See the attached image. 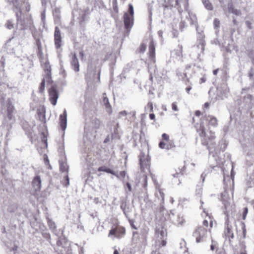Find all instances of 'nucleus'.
Returning a JSON list of instances; mask_svg holds the SVG:
<instances>
[{
	"label": "nucleus",
	"mask_w": 254,
	"mask_h": 254,
	"mask_svg": "<svg viewBox=\"0 0 254 254\" xmlns=\"http://www.w3.org/2000/svg\"><path fill=\"white\" fill-rule=\"evenodd\" d=\"M195 127L199 136L201 137H203L202 142V144L208 146L209 141H212L215 138V132L210 131V135L207 137L206 136L205 128L202 122L200 124L197 123L195 126Z\"/></svg>",
	"instance_id": "f257e3e1"
},
{
	"label": "nucleus",
	"mask_w": 254,
	"mask_h": 254,
	"mask_svg": "<svg viewBox=\"0 0 254 254\" xmlns=\"http://www.w3.org/2000/svg\"><path fill=\"white\" fill-rule=\"evenodd\" d=\"M211 232L208 228H204L202 226H198L194 230L192 236L195 238L196 242L198 243L205 241L208 235Z\"/></svg>",
	"instance_id": "f03ea898"
},
{
	"label": "nucleus",
	"mask_w": 254,
	"mask_h": 254,
	"mask_svg": "<svg viewBox=\"0 0 254 254\" xmlns=\"http://www.w3.org/2000/svg\"><path fill=\"white\" fill-rule=\"evenodd\" d=\"M18 12H15V15L17 20V24H19L20 26V29L21 30H24L27 28L28 27L33 25V20L31 16H29L26 18V23L25 20L22 19L21 16L22 15V10L21 8L20 9H17Z\"/></svg>",
	"instance_id": "7ed1b4c3"
},
{
	"label": "nucleus",
	"mask_w": 254,
	"mask_h": 254,
	"mask_svg": "<svg viewBox=\"0 0 254 254\" xmlns=\"http://www.w3.org/2000/svg\"><path fill=\"white\" fill-rule=\"evenodd\" d=\"M2 110L4 111L6 118L9 121L14 119V114L16 112V110L10 99H8L3 105Z\"/></svg>",
	"instance_id": "20e7f679"
},
{
	"label": "nucleus",
	"mask_w": 254,
	"mask_h": 254,
	"mask_svg": "<svg viewBox=\"0 0 254 254\" xmlns=\"http://www.w3.org/2000/svg\"><path fill=\"white\" fill-rule=\"evenodd\" d=\"M175 146L173 140L169 139V135L165 133L162 134V141L159 143V147L161 149H170Z\"/></svg>",
	"instance_id": "39448f33"
},
{
	"label": "nucleus",
	"mask_w": 254,
	"mask_h": 254,
	"mask_svg": "<svg viewBox=\"0 0 254 254\" xmlns=\"http://www.w3.org/2000/svg\"><path fill=\"white\" fill-rule=\"evenodd\" d=\"M125 228L123 226L118 225L110 231L108 236L110 237L114 235L117 238H121L125 235Z\"/></svg>",
	"instance_id": "423d86ee"
},
{
	"label": "nucleus",
	"mask_w": 254,
	"mask_h": 254,
	"mask_svg": "<svg viewBox=\"0 0 254 254\" xmlns=\"http://www.w3.org/2000/svg\"><path fill=\"white\" fill-rule=\"evenodd\" d=\"M215 220L212 216L206 214V216L202 222V226L204 228H208L209 231L211 232V229L213 226Z\"/></svg>",
	"instance_id": "0eeeda50"
},
{
	"label": "nucleus",
	"mask_w": 254,
	"mask_h": 254,
	"mask_svg": "<svg viewBox=\"0 0 254 254\" xmlns=\"http://www.w3.org/2000/svg\"><path fill=\"white\" fill-rule=\"evenodd\" d=\"M54 43L56 49H60L62 46V36L59 28L56 26L54 32Z\"/></svg>",
	"instance_id": "6e6552de"
},
{
	"label": "nucleus",
	"mask_w": 254,
	"mask_h": 254,
	"mask_svg": "<svg viewBox=\"0 0 254 254\" xmlns=\"http://www.w3.org/2000/svg\"><path fill=\"white\" fill-rule=\"evenodd\" d=\"M226 227L224 231V235L226 239L229 241L234 238V234L232 231V226L229 224V221L228 219L225 222Z\"/></svg>",
	"instance_id": "1a4fd4ad"
},
{
	"label": "nucleus",
	"mask_w": 254,
	"mask_h": 254,
	"mask_svg": "<svg viewBox=\"0 0 254 254\" xmlns=\"http://www.w3.org/2000/svg\"><path fill=\"white\" fill-rule=\"evenodd\" d=\"M231 196L227 190H225L221 193V201L223 202L226 209L229 208L231 206Z\"/></svg>",
	"instance_id": "9d476101"
},
{
	"label": "nucleus",
	"mask_w": 254,
	"mask_h": 254,
	"mask_svg": "<svg viewBox=\"0 0 254 254\" xmlns=\"http://www.w3.org/2000/svg\"><path fill=\"white\" fill-rule=\"evenodd\" d=\"M124 22L127 29H130L133 24V16H130L127 12L124 14Z\"/></svg>",
	"instance_id": "9b49d317"
},
{
	"label": "nucleus",
	"mask_w": 254,
	"mask_h": 254,
	"mask_svg": "<svg viewBox=\"0 0 254 254\" xmlns=\"http://www.w3.org/2000/svg\"><path fill=\"white\" fill-rule=\"evenodd\" d=\"M148 55L150 60L153 63H155V44L153 40H151L149 43Z\"/></svg>",
	"instance_id": "f8f14e48"
},
{
	"label": "nucleus",
	"mask_w": 254,
	"mask_h": 254,
	"mask_svg": "<svg viewBox=\"0 0 254 254\" xmlns=\"http://www.w3.org/2000/svg\"><path fill=\"white\" fill-rule=\"evenodd\" d=\"M49 99L53 105H55L57 103L58 98V94L56 89L54 87H51L49 90Z\"/></svg>",
	"instance_id": "ddd939ff"
},
{
	"label": "nucleus",
	"mask_w": 254,
	"mask_h": 254,
	"mask_svg": "<svg viewBox=\"0 0 254 254\" xmlns=\"http://www.w3.org/2000/svg\"><path fill=\"white\" fill-rule=\"evenodd\" d=\"M38 120L42 123H46V109L44 106H40L37 110Z\"/></svg>",
	"instance_id": "4468645a"
},
{
	"label": "nucleus",
	"mask_w": 254,
	"mask_h": 254,
	"mask_svg": "<svg viewBox=\"0 0 254 254\" xmlns=\"http://www.w3.org/2000/svg\"><path fill=\"white\" fill-rule=\"evenodd\" d=\"M202 118L205 119L208 122V125L209 126L216 127L218 125L217 118L213 116L205 115Z\"/></svg>",
	"instance_id": "2eb2a0df"
},
{
	"label": "nucleus",
	"mask_w": 254,
	"mask_h": 254,
	"mask_svg": "<svg viewBox=\"0 0 254 254\" xmlns=\"http://www.w3.org/2000/svg\"><path fill=\"white\" fill-rule=\"evenodd\" d=\"M70 64L75 72H78L79 70V64L78 60L77 58L75 53L72 55V57L70 61Z\"/></svg>",
	"instance_id": "dca6fc26"
},
{
	"label": "nucleus",
	"mask_w": 254,
	"mask_h": 254,
	"mask_svg": "<svg viewBox=\"0 0 254 254\" xmlns=\"http://www.w3.org/2000/svg\"><path fill=\"white\" fill-rule=\"evenodd\" d=\"M32 186L35 191H39L41 188V180L39 176H36L32 181Z\"/></svg>",
	"instance_id": "f3484780"
},
{
	"label": "nucleus",
	"mask_w": 254,
	"mask_h": 254,
	"mask_svg": "<svg viewBox=\"0 0 254 254\" xmlns=\"http://www.w3.org/2000/svg\"><path fill=\"white\" fill-rule=\"evenodd\" d=\"M67 113L65 110L63 113L60 116V125L63 130H65L67 124Z\"/></svg>",
	"instance_id": "a211bd4d"
},
{
	"label": "nucleus",
	"mask_w": 254,
	"mask_h": 254,
	"mask_svg": "<svg viewBox=\"0 0 254 254\" xmlns=\"http://www.w3.org/2000/svg\"><path fill=\"white\" fill-rule=\"evenodd\" d=\"M43 68L45 73L46 74V78L47 79V81L50 82V80L51 79V68L48 61H47L44 63Z\"/></svg>",
	"instance_id": "6ab92c4d"
},
{
	"label": "nucleus",
	"mask_w": 254,
	"mask_h": 254,
	"mask_svg": "<svg viewBox=\"0 0 254 254\" xmlns=\"http://www.w3.org/2000/svg\"><path fill=\"white\" fill-rule=\"evenodd\" d=\"M103 102L105 106L107 112L109 114H111L112 112V106L109 103L108 98H107V97L106 96V94L105 93H103Z\"/></svg>",
	"instance_id": "aec40b11"
},
{
	"label": "nucleus",
	"mask_w": 254,
	"mask_h": 254,
	"mask_svg": "<svg viewBox=\"0 0 254 254\" xmlns=\"http://www.w3.org/2000/svg\"><path fill=\"white\" fill-rule=\"evenodd\" d=\"M184 75L185 77L183 79V81L187 86V87L185 89L186 92L188 94H190V91L192 89V83L189 78L187 77V73H185Z\"/></svg>",
	"instance_id": "412c9836"
},
{
	"label": "nucleus",
	"mask_w": 254,
	"mask_h": 254,
	"mask_svg": "<svg viewBox=\"0 0 254 254\" xmlns=\"http://www.w3.org/2000/svg\"><path fill=\"white\" fill-rule=\"evenodd\" d=\"M98 171L99 172H104L109 174H111L113 175H114L116 177H119L118 175L116 173L115 171L114 170L105 166H101L98 168Z\"/></svg>",
	"instance_id": "4be33fe9"
},
{
	"label": "nucleus",
	"mask_w": 254,
	"mask_h": 254,
	"mask_svg": "<svg viewBox=\"0 0 254 254\" xmlns=\"http://www.w3.org/2000/svg\"><path fill=\"white\" fill-rule=\"evenodd\" d=\"M228 8L229 12L232 13L236 15H240L241 14V10L235 8L232 3L228 4Z\"/></svg>",
	"instance_id": "5701e85b"
},
{
	"label": "nucleus",
	"mask_w": 254,
	"mask_h": 254,
	"mask_svg": "<svg viewBox=\"0 0 254 254\" xmlns=\"http://www.w3.org/2000/svg\"><path fill=\"white\" fill-rule=\"evenodd\" d=\"M175 0H163V2L162 3V6L164 8H172L173 6V2Z\"/></svg>",
	"instance_id": "b1692460"
},
{
	"label": "nucleus",
	"mask_w": 254,
	"mask_h": 254,
	"mask_svg": "<svg viewBox=\"0 0 254 254\" xmlns=\"http://www.w3.org/2000/svg\"><path fill=\"white\" fill-rule=\"evenodd\" d=\"M140 168L142 171L145 172L146 169H149V163L148 160L140 159Z\"/></svg>",
	"instance_id": "393cba45"
},
{
	"label": "nucleus",
	"mask_w": 254,
	"mask_h": 254,
	"mask_svg": "<svg viewBox=\"0 0 254 254\" xmlns=\"http://www.w3.org/2000/svg\"><path fill=\"white\" fill-rule=\"evenodd\" d=\"M92 124L93 125V127L95 128L98 129L101 126V121L98 118H95L92 120Z\"/></svg>",
	"instance_id": "a878e982"
},
{
	"label": "nucleus",
	"mask_w": 254,
	"mask_h": 254,
	"mask_svg": "<svg viewBox=\"0 0 254 254\" xmlns=\"http://www.w3.org/2000/svg\"><path fill=\"white\" fill-rule=\"evenodd\" d=\"M36 45L38 48L37 55L38 56H41L42 55V44L39 39L36 40Z\"/></svg>",
	"instance_id": "bb28decb"
},
{
	"label": "nucleus",
	"mask_w": 254,
	"mask_h": 254,
	"mask_svg": "<svg viewBox=\"0 0 254 254\" xmlns=\"http://www.w3.org/2000/svg\"><path fill=\"white\" fill-rule=\"evenodd\" d=\"M202 2L205 8L208 10H211L213 9V5L209 0H203Z\"/></svg>",
	"instance_id": "cd10ccee"
},
{
	"label": "nucleus",
	"mask_w": 254,
	"mask_h": 254,
	"mask_svg": "<svg viewBox=\"0 0 254 254\" xmlns=\"http://www.w3.org/2000/svg\"><path fill=\"white\" fill-rule=\"evenodd\" d=\"M60 171L62 172H68V166L65 163L62 162L60 163Z\"/></svg>",
	"instance_id": "c85d7f7f"
},
{
	"label": "nucleus",
	"mask_w": 254,
	"mask_h": 254,
	"mask_svg": "<svg viewBox=\"0 0 254 254\" xmlns=\"http://www.w3.org/2000/svg\"><path fill=\"white\" fill-rule=\"evenodd\" d=\"M41 140L42 142L45 144L46 147H47V134L43 132L41 133Z\"/></svg>",
	"instance_id": "c756f323"
},
{
	"label": "nucleus",
	"mask_w": 254,
	"mask_h": 254,
	"mask_svg": "<svg viewBox=\"0 0 254 254\" xmlns=\"http://www.w3.org/2000/svg\"><path fill=\"white\" fill-rule=\"evenodd\" d=\"M253 97L252 95L250 94H248L246 95L243 98V102L245 103H247L248 101H249L250 103L252 102L253 100Z\"/></svg>",
	"instance_id": "7c9ffc66"
},
{
	"label": "nucleus",
	"mask_w": 254,
	"mask_h": 254,
	"mask_svg": "<svg viewBox=\"0 0 254 254\" xmlns=\"http://www.w3.org/2000/svg\"><path fill=\"white\" fill-rule=\"evenodd\" d=\"M174 1H175V7H176L177 8L178 11L180 13H182L183 11V9L181 7V6L180 5V0H175Z\"/></svg>",
	"instance_id": "2f4dec72"
},
{
	"label": "nucleus",
	"mask_w": 254,
	"mask_h": 254,
	"mask_svg": "<svg viewBox=\"0 0 254 254\" xmlns=\"http://www.w3.org/2000/svg\"><path fill=\"white\" fill-rule=\"evenodd\" d=\"M5 25V27L8 29H11L14 27L13 21L11 20H7Z\"/></svg>",
	"instance_id": "473e14b6"
},
{
	"label": "nucleus",
	"mask_w": 254,
	"mask_h": 254,
	"mask_svg": "<svg viewBox=\"0 0 254 254\" xmlns=\"http://www.w3.org/2000/svg\"><path fill=\"white\" fill-rule=\"evenodd\" d=\"M146 45L144 43H141L138 49V52L140 53H144L146 50Z\"/></svg>",
	"instance_id": "72a5a7b5"
},
{
	"label": "nucleus",
	"mask_w": 254,
	"mask_h": 254,
	"mask_svg": "<svg viewBox=\"0 0 254 254\" xmlns=\"http://www.w3.org/2000/svg\"><path fill=\"white\" fill-rule=\"evenodd\" d=\"M129 15L130 16H133L134 15V10H133V7L131 4H128V12Z\"/></svg>",
	"instance_id": "f704fd0d"
},
{
	"label": "nucleus",
	"mask_w": 254,
	"mask_h": 254,
	"mask_svg": "<svg viewBox=\"0 0 254 254\" xmlns=\"http://www.w3.org/2000/svg\"><path fill=\"white\" fill-rule=\"evenodd\" d=\"M45 79L44 78L41 84H40V87H39V92H41V93H42L44 90V89H45Z\"/></svg>",
	"instance_id": "c9c22d12"
},
{
	"label": "nucleus",
	"mask_w": 254,
	"mask_h": 254,
	"mask_svg": "<svg viewBox=\"0 0 254 254\" xmlns=\"http://www.w3.org/2000/svg\"><path fill=\"white\" fill-rule=\"evenodd\" d=\"M44 163L45 164V165L46 166H48V168L50 169H52V166H51L50 164V161H49V160L48 159V157L47 155H45L44 158Z\"/></svg>",
	"instance_id": "e433bc0d"
},
{
	"label": "nucleus",
	"mask_w": 254,
	"mask_h": 254,
	"mask_svg": "<svg viewBox=\"0 0 254 254\" xmlns=\"http://www.w3.org/2000/svg\"><path fill=\"white\" fill-rule=\"evenodd\" d=\"M87 13L86 11H84L81 16V21L84 22L87 18Z\"/></svg>",
	"instance_id": "4c0bfd02"
},
{
	"label": "nucleus",
	"mask_w": 254,
	"mask_h": 254,
	"mask_svg": "<svg viewBox=\"0 0 254 254\" xmlns=\"http://www.w3.org/2000/svg\"><path fill=\"white\" fill-rule=\"evenodd\" d=\"M220 24V21L217 18L214 19V20L213 21V24H214V26L215 28L219 27Z\"/></svg>",
	"instance_id": "58836bf2"
},
{
	"label": "nucleus",
	"mask_w": 254,
	"mask_h": 254,
	"mask_svg": "<svg viewBox=\"0 0 254 254\" xmlns=\"http://www.w3.org/2000/svg\"><path fill=\"white\" fill-rule=\"evenodd\" d=\"M116 173L118 175L119 177H117V178H124L126 175V172L125 171H121L119 174L116 172Z\"/></svg>",
	"instance_id": "ea45409f"
},
{
	"label": "nucleus",
	"mask_w": 254,
	"mask_h": 254,
	"mask_svg": "<svg viewBox=\"0 0 254 254\" xmlns=\"http://www.w3.org/2000/svg\"><path fill=\"white\" fill-rule=\"evenodd\" d=\"M248 209L247 207H245L244 208V210H243V220H245L246 217V216L248 214Z\"/></svg>",
	"instance_id": "a19ab883"
},
{
	"label": "nucleus",
	"mask_w": 254,
	"mask_h": 254,
	"mask_svg": "<svg viewBox=\"0 0 254 254\" xmlns=\"http://www.w3.org/2000/svg\"><path fill=\"white\" fill-rule=\"evenodd\" d=\"M172 110L173 111H178L177 104L176 102H173L172 104Z\"/></svg>",
	"instance_id": "79ce46f5"
},
{
	"label": "nucleus",
	"mask_w": 254,
	"mask_h": 254,
	"mask_svg": "<svg viewBox=\"0 0 254 254\" xmlns=\"http://www.w3.org/2000/svg\"><path fill=\"white\" fill-rule=\"evenodd\" d=\"M147 106V107L150 109V111L151 112H153V106L152 103L151 102H148Z\"/></svg>",
	"instance_id": "37998d69"
},
{
	"label": "nucleus",
	"mask_w": 254,
	"mask_h": 254,
	"mask_svg": "<svg viewBox=\"0 0 254 254\" xmlns=\"http://www.w3.org/2000/svg\"><path fill=\"white\" fill-rule=\"evenodd\" d=\"M236 254H247L245 248H242L239 251H238Z\"/></svg>",
	"instance_id": "c03bdc74"
},
{
	"label": "nucleus",
	"mask_w": 254,
	"mask_h": 254,
	"mask_svg": "<svg viewBox=\"0 0 254 254\" xmlns=\"http://www.w3.org/2000/svg\"><path fill=\"white\" fill-rule=\"evenodd\" d=\"M246 25L247 26V27L249 29H252V24L251 23V21H246Z\"/></svg>",
	"instance_id": "a18cd8bd"
},
{
	"label": "nucleus",
	"mask_w": 254,
	"mask_h": 254,
	"mask_svg": "<svg viewBox=\"0 0 254 254\" xmlns=\"http://www.w3.org/2000/svg\"><path fill=\"white\" fill-rule=\"evenodd\" d=\"M65 180L66 181V183L64 185L65 187H67L69 184V178L67 175H66V176L65 177Z\"/></svg>",
	"instance_id": "49530a36"
},
{
	"label": "nucleus",
	"mask_w": 254,
	"mask_h": 254,
	"mask_svg": "<svg viewBox=\"0 0 254 254\" xmlns=\"http://www.w3.org/2000/svg\"><path fill=\"white\" fill-rule=\"evenodd\" d=\"M149 118L151 120L155 121V116L153 113H151L149 114Z\"/></svg>",
	"instance_id": "de8ad7c7"
},
{
	"label": "nucleus",
	"mask_w": 254,
	"mask_h": 254,
	"mask_svg": "<svg viewBox=\"0 0 254 254\" xmlns=\"http://www.w3.org/2000/svg\"><path fill=\"white\" fill-rule=\"evenodd\" d=\"M210 107V103L208 102H206L203 105V109H208Z\"/></svg>",
	"instance_id": "09e8293b"
},
{
	"label": "nucleus",
	"mask_w": 254,
	"mask_h": 254,
	"mask_svg": "<svg viewBox=\"0 0 254 254\" xmlns=\"http://www.w3.org/2000/svg\"><path fill=\"white\" fill-rule=\"evenodd\" d=\"M194 114L197 117H199L202 114L199 110H197L194 112Z\"/></svg>",
	"instance_id": "8fccbe9b"
},
{
	"label": "nucleus",
	"mask_w": 254,
	"mask_h": 254,
	"mask_svg": "<svg viewBox=\"0 0 254 254\" xmlns=\"http://www.w3.org/2000/svg\"><path fill=\"white\" fill-rule=\"evenodd\" d=\"M113 10L116 13L118 12V5L113 6Z\"/></svg>",
	"instance_id": "3c124183"
},
{
	"label": "nucleus",
	"mask_w": 254,
	"mask_h": 254,
	"mask_svg": "<svg viewBox=\"0 0 254 254\" xmlns=\"http://www.w3.org/2000/svg\"><path fill=\"white\" fill-rule=\"evenodd\" d=\"M119 114L122 116H126L127 115V113L125 111H121Z\"/></svg>",
	"instance_id": "603ef678"
},
{
	"label": "nucleus",
	"mask_w": 254,
	"mask_h": 254,
	"mask_svg": "<svg viewBox=\"0 0 254 254\" xmlns=\"http://www.w3.org/2000/svg\"><path fill=\"white\" fill-rule=\"evenodd\" d=\"M183 174L181 173H176V174L173 175L174 177H179L180 175H182Z\"/></svg>",
	"instance_id": "864d4df0"
},
{
	"label": "nucleus",
	"mask_w": 254,
	"mask_h": 254,
	"mask_svg": "<svg viewBox=\"0 0 254 254\" xmlns=\"http://www.w3.org/2000/svg\"><path fill=\"white\" fill-rule=\"evenodd\" d=\"M216 254H226V253L224 251L221 250V251L217 252Z\"/></svg>",
	"instance_id": "5fc2aeb1"
},
{
	"label": "nucleus",
	"mask_w": 254,
	"mask_h": 254,
	"mask_svg": "<svg viewBox=\"0 0 254 254\" xmlns=\"http://www.w3.org/2000/svg\"><path fill=\"white\" fill-rule=\"evenodd\" d=\"M218 71H219V69L218 68L214 70L213 71V74L215 75H216L217 74V73H218Z\"/></svg>",
	"instance_id": "6e6d98bb"
},
{
	"label": "nucleus",
	"mask_w": 254,
	"mask_h": 254,
	"mask_svg": "<svg viewBox=\"0 0 254 254\" xmlns=\"http://www.w3.org/2000/svg\"><path fill=\"white\" fill-rule=\"evenodd\" d=\"M206 81L205 77H202L200 78V83H203Z\"/></svg>",
	"instance_id": "4d7b16f0"
},
{
	"label": "nucleus",
	"mask_w": 254,
	"mask_h": 254,
	"mask_svg": "<svg viewBox=\"0 0 254 254\" xmlns=\"http://www.w3.org/2000/svg\"><path fill=\"white\" fill-rule=\"evenodd\" d=\"M79 55H80V56L81 57V58L82 59H83L84 56L83 52V51L80 52L79 53Z\"/></svg>",
	"instance_id": "13d9d810"
},
{
	"label": "nucleus",
	"mask_w": 254,
	"mask_h": 254,
	"mask_svg": "<svg viewBox=\"0 0 254 254\" xmlns=\"http://www.w3.org/2000/svg\"><path fill=\"white\" fill-rule=\"evenodd\" d=\"M118 5L117 0H113V6Z\"/></svg>",
	"instance_id": "bf43d9fd"
},
{
	"label": "nucleus",
	"mask_w": 254,
	"mask_h": 254,
	"mask_svg": "<svg viewBox=\"0 0 254 254\" xmlns=\"http://www.w3.org/2000/svg\"><path fill=\"white\" fill-rule=\"evenodd\" d=\"M159 192L160 193L161 197L163 199V198H164V193L162 192L161 190H159Z\"/></svg>",
	"instance_id": "052dcab7"
},
{
	"label": "nucleus",
	"mask_w": 254,
	"mask_h": 254,
	"mask_svg": "<svg viewBox=\"0 0 254 254\" xmlns=\"http://www.w3.org/2000/svg\"><path fill=\"white\" fill-rule=\"evenodd\" d=\"M233 22L235 25H236L237 24V21L236 19H234L233 20Z\"/></svg>",
	"instance_id": "680f3d73"
},
{
	"label": "nucleus",
	"mask_w": 254,
	"mask_h": 254,
	"mask_svg": "<svg viewBox=\"0 0 254 254\" xmlns=\"http://www.w3.org/2000/svg\"><path fill=\"white\" fill-rule=\"evenodd\" d=\"M127 187H128V188L129 190H131V187H130L129 184L127 183Z\"/></svg>",
	"instance_id": "e2e57ef3"
},
{
	"label": "nucleus",
	"mask_w": 254,
	"mask_h": 254,
	"mask_svg": "<svg viewBox=\"0 0 254 254\" xmlns=\"http://www.w3.org/2000/svg\"><path fill=\"white\" fill-rule=\"evenodd\" d=\"M202 51L204 50V44L203 43H202Z\"/></svg>",
	"instance_id": "0e129e2a"
},
{
	"label": "nucleus",
	"mask_w": 254,
	"mask_h": 254,
	"mask_svg": "<svg viewBox=\"0 0 254 254\" xmlns=\"http://www.w3.org/2000/svg\"><path fill=\"white\" fill-rule=\"evenodd\" d=\"M114 254H119V253L117 250H115L114 252Z\"/></svg>",
	"instance_id": "69168bd1"
},
{
	"label": "nucleus",
	"mask_w": 254,
	"mask_h": 254,
	"mask_svg": "<svg viewBox=\"0 0 254 254\" xmlns=\"http://www.w3.org/2000/svg\"><path fill=\"white\" fill-rule=\"evenodd\" d=\"M211 249L212 250H214V245H211Z\"/></svg>",
	"instance_id": "338daca9"
},
{
	"label": "nucleus",
	"mask_w": 254,
	"mask_h": 254,
	"mask_svg": "<svg viewBox=\"0 0 254 254\" xmlns=\"http://www.w3.org/2000/svg\"><path fill=\"white\" fill-rule=\"evenodd\" d=\"M108 141V139H105L104 141V143H107V142Z\"/></svg>",
	"instance_id": "774afa93"
}]
</instances>
